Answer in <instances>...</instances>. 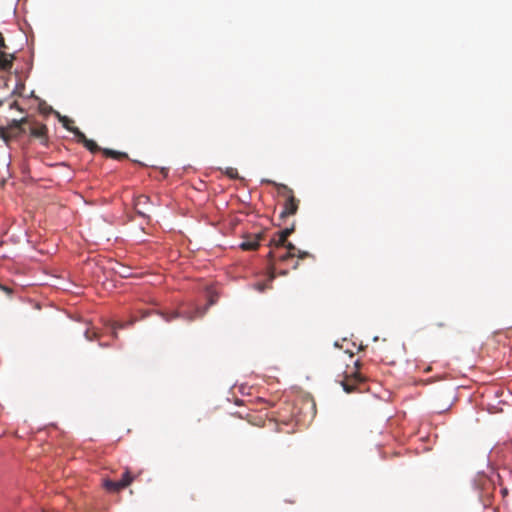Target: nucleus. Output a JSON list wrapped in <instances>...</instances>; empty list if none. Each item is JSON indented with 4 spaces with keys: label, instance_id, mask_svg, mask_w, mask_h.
Instances as JSON below:
<instances>
[{
    "label": "nucleus",
    "instance_id": "f257e3e1",
    "mask_svg": "<svg viewBox=\"0 0 512 512\" xmlns=\"http://www.w3.org/2000/svg\"><path fill=\"white\" fill-rule=\"evenodd\" d=\"M266 182L274 185L277 189L278 195L285 199L280 218L295 215L298 211L300 201L295 197L293 190L285 184L276 183L272 180H266Z\"/></svg>",
    "mask_w": 512,
    "mask_h": 512
},
{
    "label": "nucleus",
    "instance_id": "f03ea898",
    "mask_svg": "<svg viewBox=\"0 0 512 512\" xmlns=\"http://www.w3.org/2000/svg\"><path fill=\"white\" fill-rule=\"evenodd\" d=\"M271 250L269 251L267 257L269 260V268H275V262H287L290 259L295 258L296 255V246L292 243H288L285 246H270Z\"/></svg>",
    "mask_w": 512,
    "mask_h": 512
},
{
    "label": "nucleus",
    "instance_id": "7ed1b4c3",
    "mask_svg": "<svg viewBox=\"0 0 512 512\" xmlns=\"http://www.w3.org/2000/svg\"><path fill=\"white\" fill-rule=\"evenodd\" d=\"M27 123L26 118L12 120L6 127H0V138L8 144L12 139L21 136L24 133L23 125Z\"/></svg>",
    "mask_w": 512,
    "mask_h": 512
},
{
    "label": "nucleus",
    "instance_id": "20e7f679",
    "mask_svg": "<svg viewBox=\"0 0 512 512\" xmlns=\"http://www.w3.org/2000/svg\"><path fill=\"white\" fill-rule=\"evenodd\" d=\"M361 366V363L359 360L355 362V368L356 370L351 372L350 374H347L344 379L341 381V385L345 392L352 393L357 390V384L363 382L364 378L359 373V368Z\"/></svg>",
    "mask_w": 512,
    "mask_h": 512
},
{
    "label": "nucleus",
    "instance_id": "39448f33",
    "mask_svg": "<svg viewBox=\"0 0 512 512\" xmlns=\"http://www.w3.org/2000/svg\"><path fill=\"white\" fill-rule=\"evenodd\" d=\"M133 480L134 477L131 475L130 471L125 469L119 481L105 480L104 487L109 492H119L122 489L128 487Z\"/></svg>",
    "mask_w": 512,
    "mask_h": 512
},
{
    "label": "nucleus",
    "instance_id": "423d86ee",
    "mask_svg": "<svg viewBox=\"0 0 512 512\" xmlns=\"http://www.w3.org/2000/svg\"><path fill=\"white\" fill-rule=\"evenodd\" d=\"M204 313H205V309L202 310L200 308H196L195 311H193V312L183 310L181 312L173 311L171 313H162L161 315L164 318V320L167 322H170L179 317H182L188 321H192L197 317L203 316Z\"/></svg>",
    "mask_w": 512,
    "mask_h": 512
},
{
    "label": "nucleus",
    "instance_id": "0eeeda50",
    "mask_svg": "<svg viewBox=\"0 0 512 512\" xmlns=\"http://www.w3.org/2000/svg\"><path fill=\"white\" fill-rule=\"evenodd\" d=\"M4 37L0 33V49H5ZM14 55L0 51V70L9 71L13 66Z\"/></svg>",
    "mask_w": 512,
    "mask_h": 512
},
{
    "label": "nucleus",
    "instance_id": "6e6552de",
    "mask_svg": "<svg viewBox=\"0 0 512 512\" xmlns=\"http://www.w3.org/2000/svg\"><path fill=\"white\" fill-rule=\"evenodd\" d=\"M294 225L291 227L285 228L277 233V235L270 240V246H285L289 243L287 242L288 237L294 232Z\"/></svg>",
    "mask_w": 512,
    "mask_h": 512
},
{
    "label": "nucleus",
    "instance_id": "1a4fd4ad",
    "mask_svg": "<svg viewBox=\"0 0 512 512\" xmlns=\"http://www.w3.org/2000/svg\"><path fill=\"white\" fill-rule=\"evenodd\" d=\"M262 238L261 234L249 235L246 236L243 242L240 244V247L243 250H256L259 246V242Z\"/></svg>",
    "mask_w": 512,
    "mask_h": 512
},
{
    "label": "nucleus",
    "instance_id": "9d476101",
    "mask_svg": "<svg viewBox=\"0 0 512 512\" xmlns=\"http://www.w3.org/2000/svg\"><path fill=\"white\" fill-rule=\"evenodd\" d=\"M275 279V268H269V275L268 278L263 282H257L255 284V289L259 292H264L267 289L272 288V282Z\"/></svg>",
    "mask_w": 512,
    "mask_h": 512
},
{
    "label": "nucleus",
    "instance_id": "9b49d317",
    "mask_svg": "<svg viewBox=\"0 0 512 512\" xmlns=\"http://www.w3.org/2000/svg\"><path fill=\"white\" fill-rule=\"evenodd\" d=\"M102 152L106 157L117 159V160L128 158V155L124 152H119V151H115V150H111V149H102Z\"/></svg>",
    "mask_w": 512,
    "mask_h": 512
},
{
    "label": "nucleus",
    "instance_id": "f8f14e48",
    "mask_svg": "<svg viewBox=\"0 0 512 512\" xmlns=\"http://www.w3.org/2000/svg\"><path fill=\"white\" fill-rule=\"evenodd\" d=\"M139 318L138 317H133L131 319V321H129L128 323L124 324V323H120V322H117V321H113V322H110V329L112 330V333L113 335L116 337V330L117 329H122L124 327H126L127 325H132L134 322H136Z\"/></svg>",
    "mask_w": 512,
    "mask_h": 512
},
{
    "label": "nucleus",
    "instance_id": "ddd939ff",
    "mask_svg": "<svg viewBox=\"0 0 512 512\" xmlns=\"http://www.w3.org/2000/svg\"><path fill=\"white\" fill-rule=\"evenodd\" d=\"M46 133H47V127L43 124L32 127L30 130V134L36 138L45 137Z\"/></svg>",
    "mask_w": 512,
    "mask_h": 512
},
{
    "label": "nucleus",
    "instance_id": "4468645a",
    "mask_svg": "<svg viewBox=\"0 0 512 512\" xmlns=\"http://www.w3.org/2000/svg\"><path fill=\"white\" fill-rule=\"evenodd\" d=\"M83 145L92 153L102 151V149L97 145V143L91 139L85 140V143Z\"/></svg>",
    "mask_w": 512,
    "mask_h": 512
},
{
    "label": "nucleus",
    "instance_id": "2eb2a0df",
    "mask_svg": "<svg viewBox=\"0 0 512 512\" xmlns=\"http://www.w3.org/2000/svg\"><path fill=\"white\" fill-rule=\"evenodd\" d=\"M59 120L60 122L62 123V125L69 131L72 132L73 130V126H71V124L73 123V120H71L69 117L67 116H59Z\"/></svg>",
    "mask_w": 512,
    "mask_h": 512
},
{
    "label": "nucleus",
    "instance_id": "dca6fc26",
    "mask_svg": "<svg viewBox=\"0 0 512 512\" xmlns=\"http://www.w3.org/2000/svg\"><path fill=\"white\" fill-rule=\"evenodd\" d=\"M72 133L76 136L78 142H80L82 144H84L85 140L88 139L86 137V135L82 131H80L77 127L73 128Z\"/></svg>",
    "mask_w": 512,
    "mask_h": 512
},
{
    "label": "nucleus",
    "instance_id": "f3484780",
    "mask_svg": "<svg viewBox=\"0 0 512 512\" xmlns=\"http://www.w3.org/2000/svg\"><path fill=\"white\" fill-rule=\"evenodd\" d=\"M225 174L231 179L238 178V171L236 168L233 167H228L225 171Z\"/></svg>",
    "mask_w": 512,
    "mask_h": 512
},
{
    "label": "nucleus",
    "instance_id": "a211bd4d",
    "mask_svg": "<svg viewBox=\"0 0 512 512\" xmlns=\"http://www.w3.org/2000/svg\"><path fill=\"white\" fill-rule=\"evenodd\" d=\"M309 256H310V254L308 252L301 251L297 248L295 257H297L298 259H305Z\"/></svg>",
    "mask_w": 512,
    "mask_h": 512
},
{
    "label": "nucleus",
    "instance_id": "6ab92c4d",
    "mask_svg": "<svg viewBox=\"0 0 512 512\" xmlns=\"http://www.w3.org/2000/svg\"><path fill=\"white\" fill-rule=\"evenodd\" d=\"M149 201V197L148 196H145V195H141L137 198V204L136 205H139V204H145Z\"/></svg>",
    "mask_w": 512,
    "mask_h": 512
},
{
    "label": "nucleus",
    "instance_id": "aec40b11",
    "mask_svg": "<svg viewBox=\"0 0 512 512\" xmlns=\"http://www.w3.org/2000/svg\"><path fill=\"white\" fill-rule=\"evenodd\" d=\"M0 290L4 291L7 295H11L13 293L12 288L0 284Z\"/></svg>",
    "mask_w": 512,
    "mask_h": 512
},
{
    "label": "nucleus",
    "instance_id": "412c9836",
    "mask_svg": "<svg viewBox=\"0 0 512 512\" xmlns=\"http://www.w3.org/2000/svg\"><path fill=\"white\" fill-rule=\"evenodd\" d=\"M149 315V312L148 311H143V313L141 314L140 318H145Z\"/></svg>",
    "mask_w": 512,
    "mask_h": 512
},
{
    "label": "nucleus",
    "instance_id": "4be33fe9",
    "mask_svg": "<svg viewBox=\"0 0 512 512\" xmlns=\"http://www.w3.org/2000/svg\"><path fill=\"white\" fill-rule=\"evenodd\" d=\"M85 336L87 339L92 340V335L90 334V331H86Z\"/></svg>",
    "mask_w": 512,
    "mask_h": 512
},
{
    "label": "nucleus",
    "instance_id": "5701e85b",
    "mask_svg": "<svg viewBox=\"0 0 512 512\" xmlns=\"http://www.w3.org/2000/svg\"><path fill=\"white\" fill-rule=\"evenodd\" d=\"M298 264H299V263H298V261H296V262L292 265V268H293V269H297Z\"/></svg>",
    "mask_w": 512,
    "mask_h": 512
},
{
    "label": "nucleus",
    "instance_id": "b1692460",
    "mask_svg": "<svg viewBox=\"0 0 512 512\" xmlns=\"http://www.w3.org/2000/svg\"><path fill=\"white\" fill-rule=\"evenodd\" d=\"M286 273H287L286 271L280 272V274H282V275H286Z\"/></svg>",
    "mask_w": 512,
    "mask_h": 512
},
{
    "label": "nucleus",
    "instance_id": "393cba45",
    "mask_svg": "<svg viewBox=\"0 0 512 512\" xmlns=\"http://www.w3.org/2000/svg\"><path fill=\"white\" fill-rule=\"evenodd\" d=\"M438 326H439V327H443V326H444V324H443V323H439V324H438Z\"/></svg>",
    "mask_w": 512,
    "mask_h": 512
},
{
    "label": "nucleus",
    "instance_id": "a878e982",
    "mask_svg": "<svg viewBox=\"0 0 512 512\" xmlns=\"http://www.w3.org/2000/svg\"><path fill=\"white\" fill-rule=\"evenodd\" d=\"M3 104V102L0 100V106Z\"/></svg>",
    "mask_w": 512,
    "mask_h": 512
}]
</instances>
